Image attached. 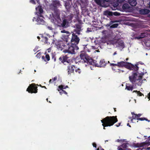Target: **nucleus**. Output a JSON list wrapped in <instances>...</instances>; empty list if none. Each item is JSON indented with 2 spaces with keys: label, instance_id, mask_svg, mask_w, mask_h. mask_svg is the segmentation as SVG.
I'll return each mask as SVG.
<instances>
[{
  "label": "nucleus",
  "instance_id": "1",
  "mask_svg": "<svg viewBox=\"0 0 150 150\" xmlns=\"http://www.w3.org/2000/svg\"><path fill=\"white\" fill-rule=\"evenodd\" d=\"M137 71H133L129 78L130 81L132 84L141 85L142 82V76L144 74H139Z\"/></svg>",
  "mask_w": 150,
  "mask_h": 150
},
{
  "label": "nucleus",
  "instance_id": "2",
  "mask_svg": "<svg viewBox=\"0 0 150 150\" xmlns=\"http://www.w3.org/2000/svg\"><path fill=\"white\" fill-rule=\"evenodd\" d=\"M61 6L60 1L59 0H54L50 5V9L53 11L52 13L53 17L55 19H60V12L57 8L58 7Z\"/></svg>",
  "mask_w": 150,
  "mask_h": 150
},
{
  "label": "nucleus",
  "instance_id": "3",
  "mask_svg": "<svg viewBox=\"0 0 150 150\" xmlns=\"http://www.w3.org/2000/svg\"><path fill=\"white\" fill-rule=\"evenodd\" d=\"M102 123V125L103 126V129H105V127L111 126L114 125L118 121L117 116H107L101 120Z\"/></svg>",
  "mask_w": 150,
  "mask_h": 150
},
{
  "label": "nucleus",
  "instance_id": "4",
  "mask_svg": "<svg viewBox=\"0 0 150 150\" xmlns=\"http://www.w3.org/2000/svg\"><path fill=\"white\" fill-rule=\"evenodd\" d=\"M81 60L78 62H82V63H86L87 64L92 65L93 64V59L89 56L88 55L84 52H81L80 55Z\"/></svg>",
  "mask_w": 150,
  "mask_h": 150
},
{
  "label": "nucleus",
  "instance_id": "5",
  "mask_svg": "<svg viewBox=\"0 0 150 150\" xmlns=\"http://www.w3.org/2000/svg\"><path fill=\"white\" fill-rule=\"evenodd\" d=\"M80 41V39L77 35L74 33L71 34L70 44L74 45H77Z\"/></svg>",
  "mask_w": 150,
  "mask_h": 150
},
{
  "label": "nucleus",
  "instance_id": "6",
  "mask_svg": "<svg viewBox=\"0 0 150 150\" xmlns=\"http://www.w3.org/2000/svg\"><path fill=\"white\" fill-rule=\"evenodd\" d=\"M69 45L68 48L67 50H65L64 51L65 52H67L69 54H75V50H78L79 49V47L77 45H74L71 44Z\"/></svg>",
  "mask_w": 150,
  "mask_h": 150
},
{
  "label": "nucleus",
  "instance_id": "7",
  "mask_svg": "<svg viewBox=\"0 0 150 150\" xmlns=\"http://www.w3.org/2000/svg\"><path fill=\"white\" fill-rule=\"evenodd\" d=\"M37 88L35 83H32L28 87L26 91L30 93H36L38 92Z\"/></svg>",
  "mask_w": 150,
  "mask_h": 150
},
{
  "label": "nucleus",
  "instance_id": "8",
  "mask_svg": "<svg viewBox=\"0 0 150 150\" xmlns=\"http://www.w3.org/2000/svg\"><path fill=\"white\" fill-rule=\"evenodd\" d=\"M59 59L64 65H66V64L65 63V62H67L69 64L71 62V59H69V57L68 56V55L61 56L59 57Z\"/></svg>",
  "mask_w": 150,
  "mask_h": 150
},
{
  "label": "nucleus",
  "instance_id": "9",
  "mask_svg": "<svg viewBox=\"0 0 150 150\" xmlns=\"http://www.w3.org/2000/svg\"><path fill=\"white\" fill-rule=\"evenodd\" d=\"M124 67L126 68L131 70H138L139 67L137 64H135L134 65L129 62H126Z\"/></svg>",
  "mask_w": 150,
  "mask_h": 150
},
{
  "label": "nucleus",
  "instance_id": "10",
  "mask_svg": "<svg viewBox=\"0 0 150 150\" xmlns=\"http://www.w3.org/2000/svg\"><path fill=\"white\" fill-rule=\"evenodd\" d=\"M97 62L95 60H93V64H92V65L98 67H104L105 66L106 63L104 59L100 60L99 63H97Z\"/></svg>",
  "mask_w": 150,
  "mask_h": 150
},
{
  "label": "nucleus",
  "instance_id": "11",
  "mask_svg": "<svg viewBox=\"0 0 150 150\" xmlns=\"http://www.w3.org/2000/svg\"><path fill=\"white\" fill-rule=\"evenodd\" d=\"M71 33H70L69 32H67V34H64L62 36L63 39L66 41V42H67L69 40H70L71 37Z\"/></svg>",
  "mask_w": 150,
  "mask_h": 150
},
{
  "label": "nucleus",
  "instance_id": "12",
  "mask_svg": "<svg viewBox=\"0 0 150 150\" xmlns=\"http://www.w3.org/2000/svg\"><path fill=\"white\" fill-rule=\"evenodd\" d=\"M125 62L124 61H121L118 62L117 64L111 63L110 65L111 66H117L119 67H125Z\"/></svg>",
  "mask_w": 150,
  "mask_h": 150
},
{
  "label": "nucleus",
  "instance_id": "13",
  "mask_svg": "<svg viewBox=\"0 0 150 150\" xmlns=\"http://www.w3.org/2000/svg\"><path fill=\"white\" fill-rule=\"evenodd\" d=\"M33 21H36L37 22L38 24H44L45 21L42 18H40L39 17H38L37 18L35 17H34L33 19Z\"/></svg>",
  "mask_w": 150,
  "mask_h": 150
},
{
  "label": "nucleus",
  "instance_id": "14",
  "mask_svg": "<svg viewBox=\"0 0 150 150\" xmlns=\"http://www.w3.org/2000/svg\"><path fill=\"white\" fill-rule=\"evenodd\" d=\"M75 68V67L73 65H69L67 66V70L68 74L73 73Z\"/></svg>",
  "mask_w": 150,
  "mask_h": 150
},
{
  "label": "nucleus",
  "instance_id": "15",
  "mask_svg": "<svg viewBox=\"0 0 150 150\" xmlns=\"http://www.w3.org/2000/svg\"><path fill=\"white\" fill-rule=\"evenodd\" d=\"M95 2L98 5L102 6L104 3L106 2H108L110 0H94Z\"/></svg>",
  "mask_w": 150,
  "mask_h": 150
},
{
  "label": "nucleus",
  "instance_id": "16",
  "mask_svg": "<svg viewBox=\"0 0 150 150\" xmlns=\"http://www.w3.org/2000/svg\"><path fill=\"white\" fill-rule=\"evenodd\" d=\"M63 88L64 86L62 85H61L59 86L57 90L59 91L62 90V91L59 92V93L61 95H62L63 93H64L66 95H67V93L65 91L63 90Z\"/></svg>",
  "mask_w": 150,
  "mask_h": 150
},
{
  "label": "nucleus",
  "instance_id": "17",
  "mask_svg": "<svg viewBox=\"0 0 150 150\" xmlns=\"http://www.w3.org/2000/svg\"><path fill=\"white\" fill-rule=\"evenodd\" d=\"M116 43L117 44V45H118L119 47H121L122 48H123L125 47L124 42L122 40H118Z\"/></svg>",
  "mask_w": 150,
  "mask_h": 150
},
{
  "label": "nucleus",
  "instance_id": "18",
  "mask_svg": "<svg viewBox=\"0 0 150 150\" xmlns=\"http://www.w3.org/2000/svg\"><path fill=\"white\" fill-rule=\"evenodd\" d=\"M64 6L67 10V11L69 12L71 7V4L69 1H66L65 3Z\"/></svg>",
  "mask_w": 150,
  "mask_h": 150
},
{
  "label": "nucleus",
  "instance_id": "19",
  "mask_svg": "<svg viewBox=\"0 0 150 150\" xmlns=\"http://www.w3.org/2000/svg\"><path fill=\"white\" fill-rule=\"evenodd\" d=\"M67 23H68V22L67 20L66 19L64 18L61 24V26L62 28H66L67 27Z\"/></svg>",
  "mask_w": 150,
  "mask_h": 150
},
{
  "label": "nucleus",
  "instance_id": "20",
  "mask_svg": "<svg viewBox=\"0 0 150 150\" xmlns=\"http://www.w3.org/2000/svg\"><path fill=\"white\" fill-rule=\"evenodd\" d=\"M45 56H42V59L45 62H48L50 60V56L49 55L46 54V52L45 53Z\"/></svg>",
  "mask_w": 150,
  "mask_h": 150
},
{
  "label": "nucleus",
  "instance_id": "21",
  "mask_svg": "<svg viewBox=\"0 0 150 150\" xmlns=\"http://www.w3.org/2000/svg\"><path fill=\"white\" fill-rule=\"evenodd\" d=\"M149 10L146 9H142L140 10V13L143 15L147 14L149 13Z\"/></svg>",
  "mask_w": 150,
  "mask_h": 150
},
{
  "label": "nucleus",
  "instance_id": "22",
  "mask_svg": "<svg viewBox=\"0 0 150 150\" xmlns=\"http://www.w3.org/2000/svg\"><path fill=\"white\" fill-rule=\"evenodd\" d=\"M112 13L113 12L110 11L108 10H106L104 11L103 12L104 15L107 16L108 17V16H112Z\"/></svg>",
  "mask_w": 150,
  "mask_h": 150
},
{
  "label": "nucleus",
  "instance_id": "23",
  "mask_svg": "<svg viewBox=\"0 0 150 150\" xmlns=\"http://www.w3.org/2000/svg\"><path fill=\"white\" fill-rule=\"evenodd\" d=\"M38 11L37 12V14L38 16L43 17L42 15H40L43 12V10L41 6L39 7Z\"/></svg>",
  "mask_w": 150,
  "mask_h": 150
},
{
  "label": "nucleus",
  "instance_id": "24",
  "mask_svg": "<svg viewBox=\"0 0 150 150\" xmlns=\"http://www.w3.org/2000/svg\"><path fill=\"white\" fill-rule=\"evenodd\" d=\"M129 2L130 4L132 6H135L137 4L136 0H129Z\"/></svg>",
  "mask_w": 150,
  "mask_h": 150
},
{
  "label": "nucleus",
  "instance_id": "25",
  "mask_svg": "<svg viewBox=\"0 0 150 150\" xmlns=\"http://www.w3.org/2000/svg\"><path fill=\"white\" fill-rule=\"evenodd\" d=\"M131 114L132 115V117H129V118L130 119H131V120L132 122V120L133 119H137V118H138L137 117V114H135L134 113V112H132Z\"/></svg>",
  "mask_w": 150,
  "mask_h": 150
},
{
  "label": "nucleus",
  "instance_id": "26",
  "mask_svg": "<svg viewBox=\"0 0 150 150\" xmlns=\"http://www.w3.org/2000/svg\"><path fill=\"white\" fill-rule=\"evenodd\" d=\"M79 23L76 24L75 25V28H76V29L81 30V25L80 23L81 21H79Z\"/></svg>",
  "mask_w": 150,
  "mask_h": 150
},
{
  "label": "nucleus",
  "instance_id": "27",
  "mask_svg": "<svg viewBox=\"0 0 150 150\" xmlns=\"http://www.w3.org/2000/svg\"><path fill=\"white\" fill-rule=\"evenodd\" d=\"M134 88V86L131 85H126L125 89L128 91H132Z\"/></svg>",
  "mask_w": 150,
  "mask_h": 150
},
{
  "label": "nucleus",
  "instance_id": "28",
  "mask_svg": "<svg viewBox=\"0 0 150 150\" xmlns=\"http://www.w3.org/2000/svg\"><path fill=\"white\" fill-rule=\"evenodd\" d=\"M146 33H141V35L137 37L136 38L138 39H140L146 37Z\"/></svg>",
  "mask_w": 150,
  "mask_h": 150
},
{
  "label": "nucleus",
  "instance_id": "29",
  "mask_svg": "<svg viewBox=\"0 0 150 150\" xmlns=\"http://www.w3.org/2000/svg\"><path fill=\"white\" fill-rule=\"evenodd\" d=\"M42 40L43 41H44V43L46 44H50V42H49L48 40L49 39L46 37L42 36Z\"/></svg>",
  "mask_w": 150,
  "mask_h": 150
},
{
  "label": "nucleus",
  "instance_id": "30",
  "mask_svg": "<svg viewBox=\"0 0 150 150\" xmlns=\"http://www.w3.org/2000/svg\"><path fill=\"white\" fill-rule=\"evenodd\" d=\"M125 72V71L123 70L120 69H117L115 72H118L120 74L121 73H123Z\"/></svg>",
  "mask_w": 150,
  "mask_h": 150
},
{
  "label": "nucleus",
  "instance_id": "31",
  "mask_svg": "<svg viewBox=\"0 0 150 150\" xmlns=\"http://www.w3.org/2000/svg\"><path fill=\"white\" fill-rule=\"evenodd\" d=\"M129 8L128 5L127 4H124L122 6V8L124 9H128Z\"/></svg>",
  "mask_w": 150,
  "mask_h": 150
},
{
  "label": "nucleus",
  "instance_id": "32",
  "mask_svg": "<svg viewBox=\"0 0 150 150\" xmlns=\"http://www.w3.org/2000/svg\"><path fill=\"white\" fill-rule=\"evenodd\" d=\"M52 59H54V61L55 62L56 61V55L55 54H54L53 53L52 54Z\"/></svg>",
  "mask_w": 150,
  "mask_h": 150
},
{
  "label": "nucleus",
  "instance_id": "33",
  "mask_svg": "<svg viewBox=\"0 0 150 150\" xmlns=\"http://www.w3.org/2000/svg\"><path fill=\"white\" fill-rule=\"evenodd\" d=\"M113 15L115 16H119L120 15V13L117 12H113L112 16Z\"/></svg>",
  "mask_w": 150,
  "mask_h": 150
},
{
  "label": "nucleus",
  "instance_id": "34",
  "mask_svg": "<svg viewBox=\"0 0 150 150\" xmlns=\"http://www.w3.org/2000/svg\"><path fill=\"white\" fill-rule=\"evenodd\" d=\"M75 71L76 72L78 73L79 74H80L81 72V70L80 69H79V68H76L75 67Z\"/></svg>",
  "mask_w": 150,
  "mask_h": 150
},
{
  "label": "nucleus",
  "instance_id": "35",
  "mask_svg": "<svg viewBox=\"0 0 150 150\" xmlns=\"http://www.w3.org/2000/svg\"><path fill=\"white\" fill-rule=\"evenodd\" d=\"M127 143H123L121 145V146L123 148H126L127 147Z\"/></svg>",
  "mask_w": 150,
  "mask_h": 150
},
{
  "label": "nucleus",
  "instance_id": "36",
  "mask_svg": "<svg viewBox=\"0 0 150 150\" xmlns=\"http://www.w3.org/2000/svg\"><path fill=\"white\" fill-rule=\"evenodd\" d=\"M118 26V23H115L113 24L111 26L113 28H117Z\"/></svg>",
  "mask_w": 150,
  "mask_h": 150
},
{
  "label": "nucleus",
  "instance_id": "37",
  "mask_svg": "<svg viewBox=\"0 0 150 150\" xmlns=\"http://www.w3.org/2000/svg\"><path fill=\"white\" fill-rule=\"evenodd\" d=\"M81 30H79L78 29H76L75 30L76 33L78 35H79L80 34V32Z\"/></svg>",
  "mask_w": 150,
  "mask_h": 150
},
{
  "label": "nucleus",
  "instance_id": "38",
  "mask_svg": "<svg viewBox=\"0 0 150 150\" xmlns=\"http://www.w3.org/2000/svg\"><path fill=\"white\" fill-rule=\"evenodd\" d=\"M125 141L124 139H118L116 141V142H123Z\"/></svg>",
  "mask_w": 150,
  "mask_h": 150
},
{
  "label": "nucleus",
  "instance_id": "39",
  "mask_svg": "<svg viewBox=\"0 0 150 150\" xmlns=\"http://www.w3.org/2000/svg\"><path fill=\"white\" fill-rule=\"evenodd\" d=\"M137 120H139L141 121H143L144 120H146V118L142 117V118H137Z\"/></svg>",
  "mask_w": 150,
  "mask_h": 150
},
{
  "label": "nucleus",
  "instance_id": "40",
  "mask_svg": "<svg viewBox=\"0 0 150 150\" xmlns=\"http://www.w3.org/2000/svg\"><path fill=\"white\" fill-rule=\"evenodd\" d=\"M137 95L139 96H142V95L143 96V94H142L140 91H138L137 92Z\"/></svg>",
  "mask_w": 150,
  "mask_h": 150
},
{
  "label": "nucleus",
  "instance_id": "41",
  "mask_svg": "<svg viewBox=\"0 0 150 150\" xmlns=\"http://www.w3.org/2000/svg\"><path fill=\"white\" fill-rule=\"evenodd\" d=\"M84 50L86 52L87 51L88 52H89V51H88V48L87 47V45H86L84 47H83Z\"/></svg>",
  "mask_w": 150,
  "mask_h": 150
},
{
  "label": "nucleus",
  "instance_id": "42",
  "mask_svg": "<svg viewBox=\"0 0 150 150\" xmlns=\"http://www.w3.org/2000/svg\"><path fill=\"white\" fill-rule=\"evenodd\" d=\"M112 69L113 71H114V72H115V71L117 70V69H116V67H115V66H112Z\"/></svg>",
  "mask_w": 150,
  "mask_h": 150
},
{
  "label": "nucleus",
  "instance_id": "43",
  "mask_svg": "<svg viewBox=\"0 0 150 150\" xmlns=\"http://www.w3.org/2000/svg\"><path fill=\"white\" fill-rule=\"evenodd\" d=\"M37 0H30V2L31 3L33 4H36L35 3V1H37Z\"/></svg>",
  "mask_w": 150,
  "mask_h": 150
},
{
  "label": "nucleus",
  "instance_id": "44",
  "mask_svg": "<svg viewBox=\"0 0 150 150\" xmlns=\"http://www.w3.org/2000/svg\"><path fill=\"white\" fill-rule=\"evenodd\" d=\"M122 147L121 146H119L118 147L117 149L118 150H125L124 149H122Z\"/></svg>",
  "mask_w": 150,
  "mask_h": 150
},
{
  "label": "nucleus",
  "instance_id": "45",
  "mask_svg": "<svg viewBox=\"0 0 150 150\" xmlns=\"http://www.w3.org/2000/svg\"><path fill=\"white\" fill-rule=\"evenodd\" d=\"M125 0H117V1L118 2L121 3L123 2Z\"/></svg>",
  "mask_w": 150,
  "mask_h": 150
},
{
  "label": "nucleus",
  "instance_id": "46",
  "mask_svg": "<svg viewBox=\"0 0 150 150\" xmlns=\"http://www.w3.org/2000/svg\"><path fill=\"white\" fill-rule=\"evenodd\" d=\"M57 79V77L56 76L55 77H54V78H52V82H53L54 81L56 80Z\"/></svg>",
  "mask_w": 150,
  "mask_h": 150
},
{
  "label": "nucleus",
  "instance_id": "47",
  "mask_svg": "<svg viewBox=\"0 0 150 150\" xmlns=\"http://www.w3.org/2000/svg\"><path fill=\"white\" fill-rule=\"evenodd\" d=\"M67 31H66L65 30H63L61 31V32L62 33H66V34L67 33Z\"/></svg>",
  "mask_w": 150,
  "mask_h": 150
},
{
  "label": "nucleus",
  "instance_id": "48",
  "mask_svg": "<svg viewBox=\"0 0 150 150\" xmlns=\"http://www.w3.org/2000/svg\"><path fill=\"white\" fill-rule=\"evenodd\" d=\"M93 145L94 147L96 148V147L97 145L95 143H93Z\"/></svg>",
  "mask_w": 150,
  "mask_h": 150
},
{
  "label": "nucleus",
  "instance_id": "49",
  "mask_svg": "<svg viewBox=\"0 0 150 150\" xmlns=\"http://www.w3.org/2000/svg\"><path fill=\"white\" fill-rule=\"evenodd\" d=\"M41 53H39L37 54L36 55V56L38 57H40V56L41 55Z\"/></svg>",
  "mask_w": 150,
  "mask_h": 150
},
{
  "label": "nucleus",
  "instance_id": "50",
  "mask_svg": "<svg viewBox=\"0 0 150 150\" xmlns=\"http://www.w3.org/2000/svg\"><path fill=\"white\" fill-rule=\"evenodd\" d=\"M121 124V123H119L117 125H116L115 126H116L117 127H118L120 126Z\"/></svg>",
  "mask_w": 150,
  "mask_h": 150
},
{
  "label": "nucleus",
  "instance_id": "51",
  "mask_svg": "<svg viewBox=\"0 0 150 150\" xmlns=\"http://www.w3.org/2000/svg\"><path fill=\"white\" fill-rule=\"evenodd\" d=\"M142 115V114H138L137 115V116L138 118H139V117H140L141 115Z\"/></svg>",
  "mask_w": 150,
  "mask_h": 150
},
{
  "label": "nucleus",
  "instance_id": "52",
  "mask_svg": "<svg viewBox=\"0 0 150 150\" xmlns=\"http://www.w3.org/2000/svg\"><path fill=\"white\" fill-rule=\"evenodd\" d=\"M48 29H49L50 30H52V27H50V26H48Z\"/></svg>",
  "mask_w": 150,
  "mask_h": 150
},
{
  "label": "nucleus",
  "instance_id": "53",
  "mask_svg": "<svg viewBox=\"0 0 150 150\" xmlns=\"http://www.w3.org/2000/svg\"><path fill=\"white\" fill-rule=\"evenodd\" d=\"M148 98L150 100V92L148 94Z\"/></svg>",
  "mask_w": 150,
  "mask_h": 150
},
{
  "label": "nucleus",
  "instance_id": "54",
  "mask_svg": "<svg viewBox=\"0 0 150 150\" xmlns=\"http://www.w3.org/2000/svg\"><path fill=\"white\" fill-rule=\"evenodd\" d=\"M52 82H52V79H50V80L49 81V83H52Z\"/></svg>",
  "mask_w": 150,
  "mask_h": 150
},
{
  "label": "nucleus",
  "instance_id": "55",
  "mask_svg": "<svg viewBox=\"0 0 150 150\" xmlns=\"http://www.w3.org/2000/svg\"><path fill=\"white\" fill-rule=\"evenodd\" d=\"M137 92H138V91H137V90H135V91H133V92L134 93V92H136V93H137Z\"/></svg>",
  "mask_w": 150,
  "mask_h": 150
},
{
  "label": "nucleus",
  "instance_id": "56",
  "mask_svg": "<svg viewBox=\"0 0 150 150\" xmlns=\"http://www.w3.org/2000/svg\"><path fill=\"white\" fill-rule=\"evenodd\" d=\"M117 52H115L114 54H113V55H115L117 54Z\"/></svg>",
  "mask_w": 150,
  "mask_h": 150
},
{
  "label": "nucleus",
  "instance_id": "57",
  "mask_svg": "<svg viewBox=\"0 0 150 150\" xmlns=\"http://www.w3.org/2000/svg\"><path fill=\"white\" fill-rule=\"evenodd\" d=\"M146 120H145L147 121L148 122H149L150 121L149 120H148V119H146Z\"/></svg>",
  "mask_w": 150,
  "mask_h": 150
},
{
  "label": "nucleus",
  "instance_id": "58",
  "mask_svg": "<svg viewBox=\"0 0 150 150\" xmlns=\"http://www.w3.org/2000/svg\"><path fill=\"white\" fill-rule=\"evenodd\" d=\"M127 125L129 126V127H131L130 125H129V123H128L127 124Z\"/></svg>",
  "mask_w": 150,
  "mask_h": 150
},
{
  "label": "nucleus",
  "instance_id": "59",
  "mask_svg": "<svg viewBox=\"0 0 150 150\" xmlns=\"http://www.w3.org/2000/svg\"><path fill=\"white\" fill-rule=\"evenodd\" d=\"M68 86H67L65 87L63 89H66V88H68Z\"/></svg>",
  "mask_w": 150,
  "mask_h": 150
},
{
  "label": "nucleus",
  "instance_id": "60",
  "mask_svg": "<svg viewBox=\"0 0 150 150\" xmlns=\"http://www.w3.org/2000/svg\"><path fill=\"white\" fill-rule=\"evenodd\" d=\"M114 111H115V112H116V108H114Z\"/></svg>",
  "mask_w": 150,
  "mask_h": 150
},
{
  "label": "nucleus",
  "instance_id": "61",
  "mask_svg": "<svg viewBox=\"0 0 150 150\" xmlns=\"http://www.w3.org/2000/svg\"><path fill=\"white\" fill-rule=\"evenodd\" d=\"M42 88H46H46H46V87L45 86H42Z\"/></svg>",
  "mask_w": 150,
  "mask_h": 150
},
{
  "label": "nucleus",
  "instance_id": "62",
  "mask_svg": "<svg viewBox=\"0 0 150 150\" xmlns=\"http://www.w3.org/2000/svg\"><path fill=\"white\" fill-rule=\"evenodd\" d=\"M37 38H38V39H39V40L40 39V37H39V36H38L37 37Z\"/></svg>",
  "mask_w": 150,
  "mask_h": 150
},
{
  "label": "nucleus",
  "instance_id": "63",
  "mask_svg": "<svg viewBox=\"0 0 150 150\" xmlns=\"http://www.w3.org/2000/svg\"><path fill=\"white\" fill-rule=\"evenodd\" d=\"M89 28H88V29H87V31H91V30H89Z\"/></svg>",
  "mask_w": 150,
  "mask_h": 150
},
{
  "label": "nucleus",
  "instance_id": "64",
  "mask_svg": "<svg viewBox=\"0 0 150 150\" xmlns=\"http://www.w3.org/2000/svg\"><path fill=\"white\" fill-rule=\"evenodd\" d=\"M100 150H104V149H100Z\"/></svg>",
  "mask_w": 150,
  "mask_h": 150
}]
</instances>
